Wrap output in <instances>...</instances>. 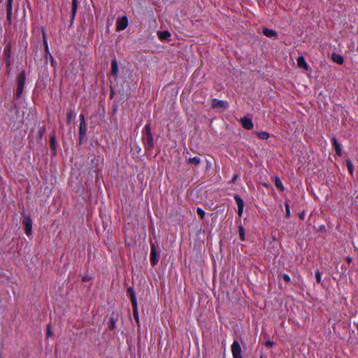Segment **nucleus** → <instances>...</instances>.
<instances>
[{
  "label": "nucleus",
  "instance_id": "obj_1",
  "mask_svg": "<svg viewBox=\"0 0 358 358\" xmlns=\"http://www.w3.org/2000/svg\"><path fill=\"white\" fill-rule=\"evenodd\" d=\"M127 292L129 293L130 296V299L131 302V306L133 310V315L134 317V320L136 322H139V317H138V306H137V299L136 297L135 292L133 287H129L127 289Z\"/></svg>",
  "mask_w": 358,
  "mask_h": 358
},
{
  "label": "nucleus",
  "instance_id": "obj_2",
  "mask_svg": "<svg viewBox=\"0 0 358 358\" xmlns=\"http://www.w3.org/2000/svg\"><path fill=\"white\" fill-rule=\"evenodd\" d=\"M22 224L24 227V232L27 236L32 234V220L29 215H24Z\"/></svg>",
  "mask_w": 358,
  "mask_h": 358
},
{
  "label": "nucleus",
  "instance_id": "obj_3",
  "mask_svg": "<svg viewBox=\"0 0 358 358\" xmlns=\"http://www.w3.org/2000/svg\"><path fill=\"white\" fill-rule=\"evenodd\" d=\"M233 358H243L242 350L240 343L237 341H234L231 346Z\"/></svg>",
  "mask_w": 358,
  "mask_h": 358
},
{
  "label": "nucleus",
  "instance_id": "obj_4",
  "mask_svg": "<svg viewBox=\"0 0 358 358\" xmlns=\"http://www.w3.org/2000/svg\"><path fill=\"white\" fill-rule=\"evenodd\" d=\"M159 262V254L157 251L155 243H150V264L155 266Z\"/></svg>",
  "mask_w": 358,
  "mask_h": 358
},
{
  "label": "nucleus",
  "instance_id": "obj_5",
  "mask_svg": "<svg viewBox=\"0 0 358 358\" xmlns=\"http://www.w3.org/2000/svg\"><path fill=\"white\" fill-rule=\"evenodd\" d=\"M128 26V18L127 16H122L118 18L116 22L117 31L124 30Z\"/></svg>",
  "mask_w": 358,
  "mask_h": 358
},
{
  "label": "nucleus",
  "instance_id": "obj_6",
  "mask_svg": "<svg viewBox=\"0 0 358 358\" xmlns=\"http://www.w3.org/2000/svg\"><path fill=\"white\" fill-rule=\"evenodd\" d=\"M234 199L238 207V215L241 217L243 212L244 201L238 194H234Z\"/></svg>",
  "mask_w": 358,
  "mask_h": 358
},
{
  "label": "nucleus",
  "instance_id": "obj_7",
  "mask_svg": "<svg viewBox=\"0 0 358 358\" xmlns=\"http://www.w3.org/2000/svg\"><path fill=\"white\" fill-rule=\"evenodd\" d=\"M241 123L242 124V127L248 130H250L253 128V122L252 121V119L250 117H248L247 116H244L241 118L240 120Z\"/></svg>",
  "mask_w": 358,
  "mask_h": 358
},
{
  "label": "nucleus",
  "instance_id": "obj_8",
  "mask_svg": "<svg viewBox=\"0 0 358 358\" xmlns=\"http://www.w3.org/2000/svg\"><path fill=\"white\" fill-rule=\"evenodd\" d=\"M145 148L146 150H152L154 148V139L152 134L145 135L144 137Z\"/></svg>",
  "mask_w": 358,
  "mask_h": 358
},
{
  "label": "nucleus",
  "instance_id": "obj_9",
  "mask_svg": "<svg viewBox=\"0 0 358 358\" xmlns=\"http://www.w3.org/2000/svg\"><path fill=\"white\" fill-rule=\"evenodd\" d=\"M42 35H43V42L44 48H45V52L46 53V57L49 56L50 57V59L53 61V57L49 51L45 30L43 27L42 28Z\"/></svg>",
  "mask_w": 358,
  "mask_h": 358
},
{
  "label": "nucleus",
  "instance_id": "obj_10",
  "mask_svg": "<svg viewBox=\"0 0 358 358\" xmlns=\"http://www.w3.org/2000/svg\"><path fill=\"white\" fill-rule=\"evenodd\" d=\"M212 106L214 108H226L228 106V103L225 101L213 99Z\"/></svg>",
  "mask_w": 358,
  "mask_h": 358
},
{
  "label": "nucleus",
  "instance_id": "obj_11",
  "mask_svg": "<svg viewBox=\"0 0 358 358\" xmlns=\"http://www.w3.org/2000/svg\"><path fill=\"white\" fill-rule=\"evenodd\" d=\"M86 133H87L86 123H80V125H79V143H80V144L82 143L84 138L86 136Z\"/></svg>",
  "mask_w": 358,
  "mask_h": 358
},
{
  "label": "nucleus",
  "instance_id": "obj_12",
  "mask_svg": "<svg viewBox=\"0 0 358 358\" xmlns=\"http://www.w3.org/2000/svg\"><path fill=\"white\" fill-rule=\"evenodd\" d=\"M331 140H332L333 146L336 150V154L339 157L341 156L342 155L341 145L337 141V139L335 136H334Z\"/></svg>",
  "mask_w": 358,
  "mask_h": 358
},
{
  "label": "nucleus",
  "instance_id": "obj_13",
  "mask_svg": "<svg viewBox=\"0 0 358 358\" xmlns=\"http://www.w3.org/2000/svg\"><path fill=\"white\" fill-rule=\"evenodd\" d=\"M26 80V74L23 71L17 76V87H24Z\"/></svg>",
  "mask_w": 358,
  "mask_h": 358
},
{
  "label": "nucleus",
  "instance_id": "obj_14",
  "mask_svg": "<svg viewBox=\"0 0 358 358\" xmlns=\"http://www.w3.org/2000/svg\"><path fill=\"white\" fill-rule=\"evenodd\" d=\"M157 36L161 41H169L171 34L169 31H157Z\"/></svg>",
  "mask_w": 358,
  "mask_h": 358
},
{
  "label": "nucleus",
  "instance_id": "obj_15",
  "mask_svg": "<svg viewBox=\"0 0 358 358\" xmlns=\"http://www.w3.org/2000/svg\"><path fill=\"white\" fill-rule=\"evenodd\" d=\"M110 73L115 78L117 77V74H118V64H117V59L115 58H114L112 60V62H111Z\"/></svg>",
  "mask_w": 358,
  "mask_h": 358
},
{
  "label": "nucleus",
  "instance_id": "obj_16",
  "mask_svg": "<svg viewBox=\"0 0 358 358\" xmlns=\"http://www.w3.org/2000/svg\"><path fill=\"white\" fill-rule=\"evenodd\" d=\"M297 65L299 68H302L305 70H308V64L306 63V59L304 58L303 56H300L297 58Z\"/></svg>",
  "mask_w": 358,
  "mask_h": 358
},
{
  "label": "nucleus",
  "instance_id": "obj_17",
  "mask_svg": "<svg viewBox=\"0 0 358 358\" xmlns=\"http://www.w3.org/2000/svg\"><path fill=\"white\" fill-rule=\"evenodd\" d=\"M331 59L338 64H343L344 62L343 57L338 54L333 53L331 55Z\"/></svg>",
  "mask_w": 358,
  "mask_h": 358
},
{
  "label": "nucleus",
  "instance_id": "obj_18",
  "mask_svg": "<svg viewBox=\"0 0 358 358\" xmlns=\"http://www.w3.org/2000/svg\"><path fill=\"white\" fill-rule=\"evenodd\" d=\"M263 34L264 36L268 38H272L277 36V33L275 30L268 28H264Z\"/></svg>",
  "mask_w": 358,
  "mask_h": 358
},
{
  "label": "nucleus",
  "instance_id": "obj_19",
  "mask_svg": "<svg viewBox=\"0 0 358 358\" xmlns=\"http://www.w3.org/2000/svg\"><path fill=\"white\" fill-rule=\"evenodd\" d=\"M255 134L262 140H267L270 136L267 131H256Z\"/></svg>",
  "mask_w": 358,
  "mask_h": 358
},
{
  "label": "nucleus",
  "instance_id": "obj_20",
  "mask_svg": "<svg viewBox=\"0 0 358 358\" xmlns=\"http://www.w3.org/2000/svg\"><path fill=\"white\" fill-rule=\"evenodd\" d=\"M201 162V159L198 157H190L187 159V163L197 166Z\"/></svg>",
  "mask_w": 358,
  "mask_h": 358
},
{
  "label": "nucleus",
  "instance_id": "obj_21",
  "mask_svg": "<svg viewBox=\"0 0 358 358\" xmlns=\"http://www.w3.org/2000/svg\"><path fill=\"white\" fill-rule=\"evenodd\" d=\"M275 185L280 191H283L284 190V186H283L282 182L277 176L275 177Z\"/></svg>",
  "mask_w": 358,
  "mask_h": 358
},
{
  "label": "nucleus",
  "instance_id": "obj_22",
  "mask_svg": "<svg viewBox=\"0 0 358 358\" xmlns=\"http://www.w3.org/2000/svg\"><path fill=\"white\" fill-rule=\"evenodd\" d=\"M345 164H346V166L348 168V170L351 176H353L354 166H353V164H352V162L350 160H346L345 161Z\"/></svg>",
  "mask_w": 358,
  "mask_h": 358
},
{
  "label": "nucleus",
  "instance_id": "obj_23",
  "mask_svg": "<svg viewBox=\"0 0 358 358\" xmlns=\"http://www.w3.org/2000/svg\"><path fill=\"white\" fill-rule=\"evenodd\" d=\"M238 234H239L241 241H244L245 240V229L242 225L238 226Z\"/></svg>",
  "mask_w": 358,
  "mask_h": 358
},
{
  "label": "nucleus",
  "instance_id": "obj_24",
  "mask_svg": "<svg viewBox=\"0 0 358 358\" xmlns=\"http://www.w3.org/2000/svg\"><path fill=\"white\" fill-rule=\"evenodd\" d=\"M77 8H78V5H77V0H72V9H71V13H72V18L73 19L76 16V12H77Z\"/></svg>",
  "mask_w": 358,
  "mask_h": 358
},
{
  "label": "nucleus",
  "instance_id": "obj_25",
  "mask_svg": "<svg viewBox=\"0 0 358 358\" xmlns=\"http://www.w3.org/2000/svg\"><path fill=\"white\" fill-rule=\"evenodd\" d=\"M73 115V112L72 110H69L66 113V123L70 124L71 123L72 117Z\"/></svg>",
  "mask_w": 358,
  "mask_h": 358
},
{
  "label": "nucleus",
  "instance_id": "obj_26",
  "mask_svg": "<svg viewBox=\"0 0 358 358\" xmlns=\"http://www.w3.org/2000/svg\"><path fill=\"white\" fill-rule=\"evenodd\" d=\"M24 90V87H17L16 93H15V97L16 99H19Z\"/></svg>",
  "mask_w": 358,
  "mask_h": 358
},
{
  "label": "nucleus",
  "instance_id": "obj_27",
  "mask_svg": "<svg viewBox=\"0 0 358 358\" xmlns=\"http://www.w3.org/2000/svg\"><path fill=\"white\" fill-rule=\"evenodd\" d=\"M4 55H6V58L9 59L10 57V45H7L6 47H5Z\"/></svg>",
  "mask_w": 358,
  "mask_h": 358
},
{
  "label": "nucleus",
  "instance_id": "obj_28",
  "mask_svg": "<svg viewBox=\"0 0 358 358\" xmlns=\"http://www.w3.org/2000/svg\"><path fill=\"white\" fill-rule=\"evenodd\" d=\"M285 216L287 217H289L291 215L290 210H289V206L287 202L285 203Z\"/></svg>",
  "mask_w": 358,
  "mask_h": 358
},
{
  "label": "nucleus",
  "instance_id": "obj_29",
  "mask_svg": "<svg viewBox=\"0 0 358 358\" xmlns=\"http://www.w3.org/2000/svg\"><path fill=\"white\" fill-rule=\"evenodd\" d=\"M196 213H197V214L199 215V217H201V219H203V217H204V216H205L206 213H205V211H204L202 208H201L198 207V208H196Z\"/></svg>",
  "mask_w": 358,
  "mask_h": 358
},
{
  "label": "nucleus",
  "instance_id": "obj_30",
  "mask_svg": "<svg viewBox=\"0 0 358 358\" xmlns=\"http://www.w3.org/2000/svg\"><path fill=\"white\" fill-rule=\"evenodd\" d=\"M145 135L152 134L150 124L148 123L144 127Z\"/></svg>",
  "mask_w": 358,
  "mask_h": 358
},
{
  "label": "nucleus",
  "instance_id": "obj_31",
  "mask_svg": "<svg viewBox=\"0 0 358 358\" xmlns=\"http://www.w3.org/2000/svg\"><path fill=\"white\" fill-rule=\"evenodd\" d=\"M315 276L317 283H320L322 281L321 273L319 270H317L315 273Z\"/></svg>",
  "mask_w": 358,
  "mask_h": 358
},
{
  "label": "nucleus",
  "instance_id": "obj_32",
  "mask_svg": "<svg viewBox=\"0 0 358 358\" xmlns=\"http://www.w3.org/2000/svg\"><path fill=\"white\" fill-rule=\"evenodd\" d=\"M115 321L114 318L111 317L110 319V324L108 326L109 329L113 330L115 328Z\"/></svg>",
  "mask_w": 358,
  "mask_h": 358
},
{
  "label": "nucleus",
  "instance_id": "obj_33",
  "mask_svg": "<svg viewBox=\"0 0 358 358\" xmlns=\"http://www.w3.org/2000/svg\"><path fill=\"white\" fill-rule=\"evenodd\" d=\"M50 147L52 150L55 149V136H52L50 138Z\"/></svg>",
  "mask_w": 358,
  "mask_h": 358
},
{
  "label": "nucleus",
  "instance_id": "obj_34",
  "mask_svg": "<svg viewBox=\"0 0 358 358\" xmlns=\"http://www.w3.org/2000/svg\"><path fill=\"white\" fill-rule=\"evenodd\" d=\"M282 278H283L284 281L286 282H289L290 280H291L290 277L289 276V275L286 274V273H284L282 275Z\"/></svg>",
  "mask_w": 358,
  "mask_h": 358
},
{
  "label": "nucleus",
  "instance_id": "obj_35",
  "mask_svg": "<svg viewBox=\"0 0 358 358\" xmlns=\"http://www.w3.org/2000/svg\"><path fill=\"white\" fill-rule=\"evenodd\" d=\"M265 345L268 348H272L274 345V342L270 340L266 341Z\"/></svg>",
  "mask_w": 358,
  "mask_h": 358
},
{
  "label": "nucleus",
  "instance_id": "obj_36",
  "mask_svg": "<svg viewBox=\"0 0 358 358\" xmlns=\"http://www.w3.org/2000/svg\"><path fill=\"white\" fill-rule=\"evenodd\" d=\"M52 331H51L50 324H48L47 325V336H48V337H50V336H52Z\"/></svg>",
  "mask_w": 358,
  "mask_h": 358
},
{
  "label": "nucleus",
  "instance_id": "obj_37",
  "mask_svg": "<svg viewBox=\"0 0 358 358\" xmlns=\"http://www.w3.org/2000/svg\"><path fill=\"white\" fill-rule=\"evenodd\" d=\"M80 123H85V115L83 113L80 114Z\"/></svg>",
  "mask_w": 358,
  "mask_h": 358
},
{
  "label": "nucleus",
  "instance_id": "obj_38",
  "mask_svg": "<svg viewBox=\"0 0 358 358\" xmlns=\"http://www.w3.org/2000/svg\"><path fill=\"white\" fill-rule=\"evenodd\" d=\"M238 178V175H237V174H234V175L233 176L232 179L231 180V183H234V182L236 181V180H237Z\"/></svg>",
  "mask_w": 358,
  "mask_h": 358
},
{
  "label": "nucleus",
  "instance_id": "obj_39",
  "mask_svg": "<svg viewBox=\"0 0 358 358\" xmlns=\"http://www.w3.org/2000/svg\"><path fill=\"white\" fill-rule=\"evenodd\" d=\"M5 64L6 65V66H9L10 65V58H6V60H5Z\"/></svg>",
  "mask_w": 358,
  "mask_h": 358
},
{
  "label": "nucleus",
  "instance_id": "obj_40",
  "mask_svg": "<svg viewBox=\"0 0 358 358\" xmlns=\"http://www.w3.org/2000/svg\"><path fill=\"white\" fill-rule=\"evenodd\" d=\"M304 216H305V213L304 212H302L301 213L299 214V217L301 220H303L304 219Z\"/></svg>",
  "mask_w": 358,
  "mask_h": 358
},
{
  "label": "nucleus",
  "instance_id": "obj_41",
  "mask_svg": "<svg viewBox=\"0 0 358 358\" xmlns=\"http://www.w3.org/2000/svg\"><path fill=\"white\" fill-rule=\"evenodd\" d=\"M90 278L88 276H84L82 280L83 282H87V281L90 280Z\"/></svg>",
  "mask_w": 358,
  "mask_h": 358
},
{
  "label": "nucleus",
  "instance_id": "obj_42",
  "mask_svg": "<svg viewBox=\"0 0 358 358\" xmlns=\"http://www.w3.org/2000/svg\"><path fill=\"white\" fill-rule=\"evenodd\" d=\"M43 132H44V128H43V129H41V131H40L41 136H43Z\"/></svg>",
  "mask_w": 358,
  "mask_h": 358
},
{
  "label": "nucleus",
  "instance_id": "obj_43",
  "mask_svg": "<svg viewBox=\"0 0 358 358\" xmlns=\"http://www.w3.org/2000/svg\"><path fill=\"white\" fill-rule=\"evenodd\" d=\"M347 261H348V262H350L352 261V258H351V257H347Z\"/></svg>",
  "mask_w": 358,
  "mask_h": 358
},
{
  "label": "nucleus",
  "instance_id": "obj_44",
  "mask_svg": "<svg viewBox=\"0 0 358 358\" xmlns=\"http://www.w3.org/2000/svg\"><path fill=\"white\" fill-rule=\"evenodd\" d=\"M54 62H55V60L53 59V61H52V60L51 59V63H52V65H53Z\"/></svg>",
  "mask_w": 358,
  "mask_h": 358
},
{
  "label": "nucleus",
  "instance_id": "obj_45",
  "mask_svg": "<svg viewBox=\"0 0 358 358\" xmlns=\"http://www.w3.org/2000/svg\"><path fill=\"white\" fill-rule=\"evenodd\" d=\"M260 358H262V357H260Z\"/></svg>",
  "mask_w": 358,
  "mask_h": 358
}]
</instances>
